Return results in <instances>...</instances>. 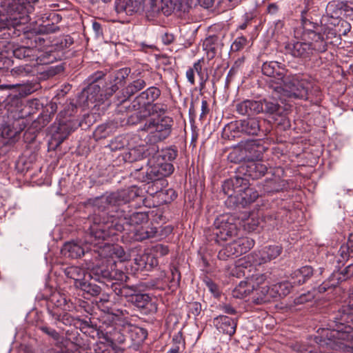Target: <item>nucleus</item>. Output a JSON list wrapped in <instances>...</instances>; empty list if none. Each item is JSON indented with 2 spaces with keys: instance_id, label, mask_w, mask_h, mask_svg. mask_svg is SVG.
<instances>
[{
  "instance_id": "nucleus-1",
  "label": "nucleus",
  "mask_w": 353,
  "mask_h": 353,
  "mask_svg": "<svg viewBox=\"0 0 353 353\" xmlns=\"http://www.w3.org/2000/svg\"><path fill=\"white\" fill-rule=\"evenodd\" d=\"M140 192L138 187L132 185L94 198L92 205L101 214L95 213L88 218L90 226L85 239V244L97 247L99 250L100 246L107 244L105 241L108 238L125 230V225L130 229H134L148 223L147 213L132 212L126 205L139 196Z\"/></svg>"
},
{
  "instance_id": "nucleus-2",
  "label": "nucleus",
  "mask_w": 353,
  "mask_h": 353,
  "mask_svg": "<svg viewBox=\"0 0 353 353\" xmlns=\"http://www.w3.org/2000/svg\"><path fill=\"white\" fill-rule=\"evenodd\" d=\"M294 39L285 43L287 53L295 58L309 59L327 50L328 40L336 36L335 30L312 21L307 10L301 11V23L294 28Z\"/></svg>"
},
{
  "instance_id": "nucleus-3",
  "label": "nucleus",
  "mask_w": 353,
  "mask_h": 353,
  "mask_svg": "<svg viewBox=\"0 0 353 353\" xmlns=\"http://www.w3.org/2000/svg\"><path fill=\"white\" fill-rule=\"evenodd\" d=\"M94 251L101 261L92 269L88 276L100 283L112 282L111 288L115 294L128 298L132 302V296L138 294L137 288L119 283L125 281L128 278L120 267L125 256L124 250L118 245L107 243Z\"/></svg>"
},
{
  "instance_id": "nucleus-4",
  "label": "nucleus",
  "mask_w": 353,
  "mask_h": 353,
  "mask_svg": "<svg viewBox=\"0 0 353 353\" xmlns=\"http://www.w3.org/2000/svg\"><path fill=\"white\" fill-rule=\"evenodd\" d=\"M345 321L353 325V314H343L340 319L335 318V325L325 331L324 336H321L319 345L305 353H352L353 329Z\"/></svg>"
},
{
  "instance_id": "nucleus-5",
  "label": "nucleus",
  "mask_w": 353,
  "mask_h": 353,
  "mask_svg": "<svg viewBox=\"0 0 353 353\" xmlns=\"http://www.w3.org/2000/svg\"><path fill=\"white\" fill-rule=\"evenodd\" d=\"M130 70L128 68H121L110 75L109 82L104 90H101L100 80L104 76L101 71H97L91 77V83L84 90L86 94V105L89 108L105 110L109 105L108 99L122 87L125 79L128 77Z\"/></svg>"
},
{
  "instance_id": "nucleus-6",
  "label": "nucleus",
  "mask_w": 353,
  "mask_h": 353,
  "mask_svg": "<svg viewBox=\"0 0 353 353\" xmlns=\"http://www.w3.org/2000/svg\"><path fill=\"white\" fill-rule=\"evenodd\" d=\"M30 21L28 10L20 0H3L0 2V32L8 30L20 36L24 32L23 26Z\"/></svg>"
},
{
  "instance_id": "nucleus-7",
  "label": "nucleus",
  "mask_w": 353,
  "mask_h": 353,
  "mask_svg": "<svg viewBox=\"0 0 353 353\" xmlns=\"http://www.w3.org/2000/svg\"><path fill=\"white\" fill-rule=\"evenodd\" d=\"M314 82L309 77L300 74H287L283 80V85L276 87V94H280L279 100L282 97L290 99L307 100L308 94L314 87Z\"/></svg>"
},
{
  "instance_id": "nucleus-8",
  "label": "nucleus",
  "mask_w": 353,
  "mask_h": 353,
  "mask_svg": "<svg viewBox=\"0 0 353 353\" xmlns=\"http://www.w3.org/2000/svg\"><path fill=\"white\" fill-rule=\"evenodd\" d=\"M222 188L229 201L235 205L245 206L254 202L259 196L256 190L249 186L246 178L235 176L226 180Z\"/></svg>"
},
{
  "instance_id": "nucleus-9",
  "label": "nucleus",
  "mask_w": 353,
  "mask_h": 353,
  "mask_svg": "<svg viewBox=\"0 0 353 353\" xmlns=\"http://www.w3.org/2000/svg\"><path fill=\"white\" fill-rule=\"evenodd\" d=\"M160 95L161 90L155 86H151L143 91L127 108L129 113L132 112L128 117V123L135 125L150 116V105Z\"/></svg>"
},
{
  "instance_id": "nucleus-10",
  "label": "nucleus",
  "mask_w": 353,
  "mask_h": 353,
  "mask_svg": "<svg viewBox=\"0 0 353 353\" xmlns=\"http://www.w3.org/2000/svg\"><path fill=\"white\" fill-rule=\"evenodd\" d=\"M173 123V119L170 117H155L153 116L147 119L143 125H141L139 130L148 133L145 137L147 143L155 144L170 137Z\"/></svg>"
},
{
  "instance_id": "nucleus-11",
  "label": "nucleus",
  "mask_w": 353,
  "mask_h": 353,
  "mask_svg": "<svg viewBox=\"0 0 353 353\" xmlns=\"http://www.w3.org/2000/svg\"><path fill=\"white\" fill-rule=\"evenodd\" d=\"M23 35L30 41V46H26V61L33 62L32 65L39 64H48L54 61L55 57L48 52H44L39 48L44 46L45 39L41 35L28 34L23 32Z\"/></svg>"
},
{
  "instance_id": "nucleus-12",
  "label": "nucleus",
  "mask_w": 353,
  "mask_h": 353,
  "mask_svg": "<svg viewBox=\"0 0 353 353\" xmlns=\"http://www.w3.org/2000/svg\"><path fill=\"white\" fill-rule=\"evenodd\" d=\"M139 136L136 134L120 135L112 139L109 147L111 150H119L127 148L128 150L129 160H137V157L142 155L143 148L138 145Z\"/></svg>"
},
{
  "instance_id": "nucleus-13",
  "label": "nucleus",
  "mask_w": 353,
  "mask_h": 353,
  "mask_svg": "<svg viewBox=\"0 0 353 353\" xmlns=\"http://www.w3.org/2000/svg\"><path fill=\"white\" fill-rule=\"evenodd\" d=\"M216 228V241H225L232 239L238 234V228L234 216L225 214L219 216L214 221Z\"/></svg>"
},
{
  "instance_id": "nucleus-14",
  "label": "nucleus",
  "mask_w": 353,
  "mask_h": 353,
  "mask_svg": "<svg viewBox=\"0 0 353 353\" xmlns=\"http://www.w3.org/2000/svg\"><path fill=\"white\" fill-rule=\"evenodd\" d=\"M254 246V241L248 237H241L226 244L218 253L220 260L226 261L237 257L250 250Z\"/></svg>"
},
{
  "instance_id": "nucleus-15",
  "label": "nucleus",
  "mask_w": 353,
  "mask_h": 353,
  "mask_svg": "<svg viewBox=\"0 0 353 353\" xmlns=\"http://www.w3.org/2000/svg\"><path fill=\"white\" fill-rule=\"evenodd\" d=\"M294 286V285L292 280L291 281H284L274 284L271 286L270 289H268L266 285L263 286L261 290V293L254 298V303L260 305L270 302L272 299L278 296H285L290 292Z\"/></svg>"
},
{
  "instance_id": "nucleus-16",
  "label": "nucleus",
  "mask_w": 353,
  "mask_h": 353,
  "mask_svg": "<svg viewBox=\"0 0 353 353\" xmlns=\"http://www.w3.org/2000/svg\"><path fill=\"white\" fill-rule=\"evenodd\" d=\"M173 171L174 166L172 163L161 162L157 159L154 163H152L150 161L148 167L146 168V170L145 172H141V174H145L142 177V181L150 183L167 177L170 176Z\"/></svg>"
},
{
  "instance_id": "nucleus-17",
  "label": "nucleus",
  "mask_w": 353,
  "mask_h": 353,
  "mask_svg": "<svg viewBox=\"0 0 353 353\" xmlns=\"http://www.w3.org/2000/svg\"><path fill=\"white\" fill-rule=\"evenodd\" d=\"M66 113L64 112V114ZM59 125L56 132L53 134V138L57 141V144H61L68 136L73 131L81 126V123L74 117H71V114L68 117L63 115V112H61L59 115Z\"/></svg>"
},
{
  "instance_id": "nucleus-18",
  "label": "nucleus",
  "mask_w": 353,
  "mask_h": 353,
  "mask_svg": "<svg viewBox=\"0 0 353 353\" xmlns=\"http://www.w3.org/2000/svg\"><path fill=\"white\" fill-rule=\"evenodd\" d=\"M24 119L14 120L11 123L6 122L0 124V136L5 139V143L12 144L19 138L20 133L26 128Z\"/></svg>"
},
{
  "instance_id": "nucleus-19",
  "label": "nucleus",
  "mask_w": 353,
  "mask_h": 353,
  "mask_svg": "<svg viewBox=\"0 0 353 353\" xmlns=\"http://www.w3.org/2000/svg\"><path fill=\"white\" fill-rule=\"evenodd\" d=\"M145 314H154L157 311V304L154 298L148 294H139L133 296L131 302Z\"/></svg>"
},
{
  "instance_id": "nucleus-20",
  "label": "nucleus",
  "mask_w": 353,
  "mask_h": 353,
  "mask_svg": "<svg viewBox=\"0 0 353 353\" xmlns=\"http://www.w3.org/2000/svg\"><path fill=\"white\" fill-rule=\"evenodd\" d=\"M282 251L279 245H269L257 252H253L255 264L261 265L278 257Z\"/></svg>"
},
{
  "instance_id": "nucleus-21",
  "label": "nucleus",
  "mask_w": 353,
  "mask_h": 353,
  "mask_svg": "<svg viewBox=\"0 0 353 353\" xmlns=\"http://www.w3.org/2000/svg\"><path fill=\"white\" fill-rule=\"evenodd\" d=\"M213 324L220 332L231 336L236 332L237 320L225 315H219L213 319Z\"/></svg>"
},
{
  "instance_id": "nucleus-22",
  "label": "nucleus",
  "mask_w": 353,
  "mask_h": 353,
  "mask_svg": "<svg viewBox=\"0 0 353 353\" xmlns=\"http://www.w3.org/2000/svg\"><path fill=\"white\" fill-rule=\"evenodd\" d=\"M276 96L270 99L261 100L263 103V112L269 114H275L282 116L289 110L290 106L287 104L281 105L279 101L275 99Z\"/></svg>"
},
{
  "instance_id": "nucleus-23",
  "label": "nucleus",
  "mask_w": 353,
  "mask_h": 353,
  "mask_svg": "<svg viewBox=\"0 0 353 353\" xmlns=\"http://www.w3.org/2000/svg\"><path fill=\"white\" fill-rule=\"evenodd\" d=\"M236 111L242 114L252 116L263 112L261 100H245L236 105Z\"/></svg>"
},
{
  "instance_id": "nucleus-24",
  "label": "nucleus",
  "mask_w": 353,
  "mask_h": 353,
  "mask_svg": "<svg viewBox=\"0 0 353 353\" xmlns=\"http://www.w3.org/2000/svg\"><path fill=\"white\" fill-rule=\"evenodd\" d=\"M146 86V83L141 78L132 80L128 85L122 90V96L117 97V101L119 103L125 102L132 95L141 90Z\"/></svg>"
},
{
  "instance_id": "nucleus-25",
  "label": "nucleus",
  "mask_w": 353,
  "mask_h": 353,
  "mask_svg": "<svg viewBox=\"0 0 353 353\" xmlns=\"http://www.w3.org/2000/svg\"><path fill=\"white\" fill-rule=\"evenodd\" d=\"M88 249L87 245L83 246L79 242L71 241L63 245L61 252L65 256L77 259L84 255Z\"/></svg>"
},
{
  "instance_id": "nucleus-26",
  "label": "nucleus",
  "mask_w": 353,
  "mask_h": 353,
  "mask_svg": "<svg viewBox=\"0 0 353 353\" xmlns=\"http://www.w3.org/2000/svg\"><path fill=\"white\" fill-rule=\"evenodd\" d=\"M243 170H245V176L252 179H256L264 176L268 168L265 164L261 161H250L245 164Z\"/></svg>"
},
{
  "instance_id": "nucleus-27",
  "label": "nucleus",
  "mask_w": 353,
  "mask_h": 353,
  "mask_svg": "<svg viewBox=\"0 0 353 353\" xmlns=\"http://www.w3.org/2000/svg\"><path fill=\"white\" fill-rule=\"evenodd\" d=\"M270 274L268 273H257L256 274L252 275L251 278L249 279L252 285H254L255 288L253 291L252 303H254V298L261 293V290L263 286L266 285L268 289L271 288V287H270Z\"/></svg>"
},
{
  "instance_id": "nucleus-28",
  "label": "nucleus",
  "mask_w": 353,
  "mask_h": 353,
  "mask_svg": "<svg viewBox=\"0 0 353 353\" xmlns=\"http://www.w3.org/2000/svg\"><path fill=\"white\" fill-rule=\"evenodd\" d=\"M281 65V63L277 61L265 62L262 65V72L268 77H276L283 81L288 74Z\"/></svg>"
},
{
  "instance_id": "nucleus-29",
  "label": "nucleus",
  "mask_w": 353,
  "mask_h": 353,
  "mask_svg": "<svg viewBox=\"0 0 353 353\" xmlns=\"http://www.w3.org/2000/svg\"><path fill=\"white\" fill-rule=\"evenodd\" d=\"M128 231L132 234L131 236L132 239L137 241L153 238L157 233V229L155 227L144 226L141 225L134 229H128Z\"/></svg>"
},
{
  "instance_id": "nucleus-30",
  "label": "nucleus",
  "mask_w": 353,
  "mask_h": 353,
  "mask_svg": "<svg viewBox=\"0 0 353 353\" xmlns=\"http://www.w3.org/2000/svg\"><path fill=\"white\" fill-rule=\"evenodd\" d=\"M115 7L117 12L132 15L139 10L141 2L137 0H116Z\"/></svg>"
},
{
  "instance_id": "nucleus-31",
  "label": "nucleus",
  "mask_w": 353,
  "mask_h": 353,
  "mask_svg": "<svg viewBox=\"0 0 353 353\" xmlns=\"http://www.w3.org/2000/svg\"><path fill=\"white\" fill-rule=\"evenodd\" d=\"M313 274V269L311 266H303L292 274V279L294 286L300 285L305 283Z\"/></svg>"
},
{
  "instance_id": "nucleus-32",
  "label": "nucleus",
  "mask_w": 353,
  "mask_h": 353,
  "mask_svg": "<svg viewBox=\"0 0 353 353\" xmlns=\"http://www.w3.org/2000/svg\"><path fill=\"white\" fill-rule=\"evenodd\" d=\"M64 273L68 278L74 280V285L77 288L85 280L86 272L79 266L67 267L64 270Z\"/></svg>"
},
{
  "instance_id": "nucleus-33",
  "label": "nucleus",
  "mask_w": 353,
  "mask_h": 353,
  "mask_svg": "<svg viewBox=\"0 0 353 353\" xmlns=\"http://www.w3.org/2000/svg\"><path fill=\"white\" fill-rule=\"evenodd\" d=\"M254 289V285H252L249 279L248 281H242L234 288L232 291V295L235 298L243 299L251 294V299L252 300Z\"/></svg>"
},
{
  "instance_id": "nucleus-34",
  "label": "nucleus",
  "mask_w": 353,
  "mask_h": 353,
  "mask_svg": "<svg viewBox=\"0 0 353 353\" xmlns=\"http://www.w3.org/2000/svg\"><path fill=\"white\" fill-rule=\"evenodd\" d=\"M241 131L248 135H256L260 130L259 121L256 119H248L241 123Z\"/></svg>"
},
{
  "instance_id": "nucleus-35",
  "label": "nucleus",
  "mask_w": 353,
  "mask_h": 353,
  "mask_svg": "<svg viewBox=\"0 0 353 353\" xmlns=\"http://www.w3.org/2000/svg\"><path fill=\"white\" fill-rule=\"evenodd\" d=\"M286 183L284 180L279 177L268 179L263 185V191L266 193L279 192L285 188Z\"/></svg>"
},
{
  "instance_id": "nucleus-36",
  "label": "nucleus",
  "mask_w": 353,
  "mask_h": 353,
  "mask_svg": "<svg viewBox=\"0 0 353 353\" xmlns=\"http://www.w3.org/2000/svg\"><path fill=\"white\" fill-rule=\"evenodd\" d=\"M344 4L339 0H332L330 1L325 8V12L327 17L333 19L340 17L342 13V9L344 10Z\"/></svg>"
},
{
  "instance_id": "nucleus-37",
  "label": "nucleus",
  "mask_w": 353,
  "mask_h": 353,
  "mask_svg": "<svg viewBox=\"0 0 353 353\" xmlns=\"http://www.w3.org/2000/svg\"><path fill=\"white\" fill-rule=\"evenodd\" d=\"M106 312L111 316L112 321L117 323H125L128 319V312L125 310L106 307Z\"/></svg>"
},
{
  "instance_id": "nucleus-38",
  "label": "nucleus",
  "mask_w": 353,
  "mask_h": 353,
  "mask_svg": "<svg viewBox=\"0 0 353 353\" xmlns=\"http://www.w3.org/2000/svg\"><path fill=\"white\" fill-rule=\"evenodd\" d=\"M49 314L52 317L55 323L61 322L65 325H74L76 318L72 316L68 313L64 312L61 314L57 312L49 311Z\"/></svg>"
},
{
  "instance_id": "nucleus-39",
  "label": "nucleus",
  "mask_w": 353,
  "mask_h": 353,
  "mask_svg": "<svg viewBox=\"0 0 353 353\" xmlns=\"http://www.w3.org/2000/svg\"><path fill=\"white\" fill-rule=\"evenodd\" d=\"M255 257H254V253L252 252L250 254L238 259L235 262V268L236 270L239 269L243 268L245 271H247L248 268H251L252 266H257L258 265L255 264Z\"/></svg>"
},
{
  "instance_id": "nucleus-40",
  "label": "nucleus",
  "mask_w": 353,
  "mask_h": 353,
  "mask_svg": "<svg viewBox=\"0 0 353 353\" xmlns=\"http://www.w3.org/2000/svg\"><path fill=\"white\" fill-rule=\"evenodd\" d=\"M178 151L176 149L170 147L163 149L157 157V160L161 162L171 163L177 157Z\"/></svg>"
},
{
  "instance_id": "nucleus-41",
  "label": "nucleus",
  "mask_w": 353,
  "mask_h": 353,
  "mask_svg": "<svg viewBox=\"0 0 353 353\" xmlns=\"http://www.w3.org/2000/svg\"><path fill=\"white\" fill-rule=\"evenodd\" d=\"M170 270L171 273V278L169 279V288L174 292L179 287L181 273L178 268L174 265H170Z\"/></svg>"
},
{
  "instance_id": "nucleus-42",
  "label": "nucleus",
  "mask_w": 353,
  "mask_h": 353,
  "mask_svg": "<svg viewBox=\"0 0 353 353\" xmlns=\"http://www.w3.org/2000/svg\"><path fill=\"white\" fill-rule=\"evenodd\" d=\"M79 288L91 296H97L101 292V288L99 286L96 284L88 282L86 280L80 284Z\"/></svg>"
},
{
  "instance_id": "nucleus-43",
  "label": "nucleus",
  "mask_w": 353,
  "mask_h": 353,
  "mask_svg": "<svg viewBox=\"0 0 353 353\" xmlns=\"http://www.w3.org/2000/svg\"><path fill=\"white\" fill-rule=\"evenodd\" d=\"M203 59H199L196 62H195L193 65V68H190L194 72H196L198 76L200 78V85L201 87V89H203L205 86V83L207 81L208 79V74L204 76V74L202 72V65L201 62H203Z\"/></svg>"
},
{
  "instance_id": "nucleus-44",
  "label": "nucleus",
  "mask_w": 353,
  "mask_h": 353,
  "mask_svg": "<svg viewBox=\"0 0 353 353\" xmlns=\"http://www.w3.org/2000/svg\"><path fill=\"white\" fill-rule=\"evenodd\" d=\"M169 248L164 244H157L151 248V253L152 255L157 257H163L169 253Z\"/></svg>"
},
{
  "instance_id": "nucleus-45",
  "label": "nucleus",
  "mask_w": 353,
  "mask_h": 353,
  "mask_svg": "<svg viewBox=\"0 0 353 353\" xmlns=\"http://www.w3.org/2000/svg\"><path fill=\"white\" fill-rule=\"evenodd\" d=\"M93 350L94 353H117L114 348L103 343H96L93 345Z\"/></svg>"
},
{
  "instance_id": "nucleus-46",
  "label": "nucleus",
  "mask_w": 353,
  "mask_h": 353,
  "mask_svg": "<svg viewBox=\"0 0 353 353\" xmlns=\"http://www.w3.org/2000/svg\"><path fill=\"white\" fill-rule=\"evenodd\" d=\"M157 258V256H155L154 255H144L141 257V261H143V263H137V265H139V266L141 268H146L147 265H149L150 268L156 267L158 265Z\"/></svg>"
},
{
  "instance_id": "nucleus-47",
  "label": "nucleus",
  "mask_w": 353,
  "mask_h": 353,
  "mask_svg": "<svg viewBox=\"0 0 353 353\" xmlns=\"http://www.w3.org/2000/svg\"><path fill=\"white\" fill-rule=\"evenodd\" d=\"M188 316H193L195 319L201 314L202 311V306L199 302H192L188 305Z\"/></svg>"
},
{
  "instance_id": "nucleus-48",
  "label": "nucleus",
  "mask_w": 353,
  "mask_h": 353,
  "mask_svg": "<svg viewBox=\"0 0 353 353\" xmlns=\"http://www.w3.org/2000/svg\"><path fill=\"white\" fill-rule=\"evenodd\" d=\"M247 43V39L243 36L238 37L231 45V50L238 52L242 50Z\"/></svg>"
},
{
  "instance_id": "nucleus-49",
  "label": "nucleus",
  "mask_w": 353,
  "mask_h": 353,
  "mask_svg": "<svg viewBox=\"0 0 353 353\" xmlns=\"http://www.w3.org/2000/svg\"><path fill=\"white\" fill-rule=\"evenodd\" d=\"M73 42V39L70 36L66 35L61 38L60 41L57 43H56L57 48L58 50L66 49L70 47Z\"/></svg>"
},
{
  "instance_id": "nucleus-50",
  "label": "nucleus",
  "mask_w": 353,
  "mask_h": 353,
  "mask_svg": "<svg viewBox=\"0 0 353 353\" xmlns=\"http://www.w3.org/2000/svg\"><path fill=\"white\" fill-rule=\"evenodd\" d=\"M90 320H81L79 318H76L74 326L79 327L81 332L86 333L89 328H93V325H90Z\"/></svg>"
},
{
  "instance_id": "nucleus-51",
  "label": "nucleus",
  "mask_w": 353,
  "mask_h": 353,
  "mask_svg": "<svg viewBox=\"0 0 353 353\" xmlns=\"http://www.w3.org/2000/svg\"><path fill=\"white\" fill-rule=\"evenodd\" d=\"M166 111V107L159 103H152L150 105V114H157V117H162L161 114H163Z\"/></svg>"
},
{
  "instance_id": "nucleus-52",
  "label": "nucleus",
  "mask_w": 353,
  "mask_h": 353,
  "mask_svg": "<svg viewBox=\"0 0 353 353\" xmlns=\"http://www.w3.org/2000/svg\"><path fill=\"white\" fill-rule=\"evenodd\" d=\"M39 329L43 332H44L47 335L50 336V337H52L54 340H58L59 338V333L55 330H54L52 328H50V327H49L48 326L43 325V326L39 327Z\"/></svg>"
},
{
  "instance_id": "nucleus-53",
  "label": "nucleus",
  "mask_w": 353,
  "mask_h": 353,
  "mask_svg": "<svg viewBox=\"0 0 353 353\" xmlns=\"http://www.w3.org/2000/svg\"><path fill=\"white\" fill-rule=\"evenodd\" d=\"M109 303V295L103 294L99 297V300L97 301V305L99 308L101 310L106 312V307H109L107 304Z\"/></svg>"
},
{
  "instance_id": "nucleus-54",
  "label": "nucleus",
  "mask_w": 353,
  "mask_h": 353,
  "mask_svg": "<svg viewBox=\"0 0 353 353\" xmlns=\"http://www.w3.org/2000/svg\"><path fill=\"white\" fill-rule=\"evenodd\" d=\"M339 276L336 278L338 281L336 283H330V282H324L321 285L318 287V292L319 293H323L325 292L327 289L334 287L337 283H339V281H342L343 280L339 279L340 277H342V275L341 273L339 274Z\"/></svg>"
},
{
  "instance_id": "nucleus-55",
  "label": "nucleus",
  "mask_w": 353,
  "mask_h": 353,
  "mask_svg": "<svg viewBox=\"0 0 353 353\" xmlns=\"http://www.w3.org/2000/svg\"><path fill=\"white\" fill-rule=\"evenodd\" d=\"M342 277L340 280H346L347 279H353V264L347 265L343 271L341 272Z\"/></svg>"
},
{
  "instance_id": "nucleus-56",
  "label": "nucleus",
  "mask_w": 353,
  "mask_h": 353,
  "mask_svg": "<svg viewBox=\"0 0 353 353\" xmlns=\"http://www.w3.org/2000/svg\"><path fill=\"white\" fill-rule=\"evenodd\" d=\"M256 148H258V146L256 144V141L253 140L247 141L244 145V149L245 150L250 151V153L253 152L254 157H258L259 154L258 153V150H255Z\"/></svg>"
},
{
  "instance_id": "nucleus-57",
  "label": "nucleus",
  "mask_w": 353,
  "mask_h": 353,
  "mask_svg": "<svg viewBox=\"0 0 353 353\" xmlns=\"http://www.w3.org/2000/svg\"><path fill=\"white\" fill-rule=\"evenodd\" d=\"M243 60H244L243 58H239L234 63L233 65L232 66V68L230 69V70L228 72L227 79H228V77H230L234 76L236 74L239 68L243 63Z\"/></svg>"
},
{
  "instance_id": "nucleus-58",
  "label": "nucleus",
  "mask_w": 353,
  "mask_h": 353,
  "mask_svg": "<svg viewBox=\"0 0 353 353\" xmlns=\"http://www.w3.org/2000/svg\"><path fill=\"white\" fill-rule=\"evenodd\" d=\"M13 54L16 58H17L19 59H24L26 61V46H22L16 48L13 50Z\"/></svg>"
},
{
  "instance_id": "nucleus-59",
  "label": "nucleus",
  "mask_w": 353,
  "mask_h": 353,
  "mask_svg": "<svg viewBox=\"0 0 353 353\" xmlns=\"http://www.w3.org/2000/svg\"><path fill=\"white\" fill-rule=\"evenodd\" d=\"M339 254H340L342 259H343V260L349 258L350 256H353V254H352V252H350L349 248H347V245L346 244L345 245L343 244L341 246V248L339 250Z\"/></svg>"
},
{
  "instance_id": "nucleus-60",
  "label": "nucleus",
  "mask_w": 353,
  "mask_h": 353,
  "mask_svg": "<svg viewBox=\"0 0 353 353\" xmlns=\"http://www.w3.org/2000/svg\"><path fill=\"white\" fill-rule=\"evenodd\" d=\"M173 345H179L181 348L184 347L185 342L181 332H177L172 338Z\"/></svg>"
},
{
  "instance_id": "nucleus-61",
  "label": "nucleus",
  "mask_w": 353,
  "mask_h": 353,
  "mask_svg": "<svg viewBox=\"0 0 353 353\" xmlns=\"http://www.w3.org/2000/svg\"><path fill=\"white\" fill-rule=\"evenodd\" d=\"M210 109L208 108V101L205 99H203L201 101V112L200 114V119L205 117V116L209 113Z\"/></svg>"
},
{
  "instance_id": "nucleus-62",
  "label": "nucleus",
  "mask_w": 353,
  "mask_h": 353,
  "mask_svg": "<svg viewBox=\"0 0 353 353\" xmlns=\"http://www.w3.org/2000/svg\"><path fill=\"white\" fill-rule=\"evenodd\" d=\"M221 310L223 312L228 314H235L236 311V310L229 304H225L221 306Z\"/></svg>"
},
{
  "instance_id": "nucleus-63",
  "label": "nucleus",
  "mask_w": 353,
  "mask_h": 353,
  "mask_svg": "<svg viewBox=\"0 0 353 353\" xmlns=\"http://www.w3.org/2000/svg\"><path fill=\"white\" fill-rule=\"evenodd\" d=\"M344 11L348 15H353V1H347L346 3L343 5Z\"/></svg>"
},
{
  "instance_id": "nucleus-64",
  "label": "nucleus",
  "mask_w": 353,
  "mask_h": 353,
  "mask_svg": "<svg viewBox=\"0 0 353 353\" xmlns=\"http://www.w3.org/2000/svg\"><path fill=\"white\" fill-rule=\"evenodd\" d=\"M188 81L190 82L191 85H194L195 83L194 81V72L191 68H189L185 73Z\"/></svg>"
}]
</instances>
